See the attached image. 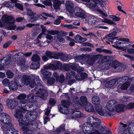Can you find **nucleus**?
<instances>
[{
  "label": "nucleus",
  "mask_w": 134,
  "mask_h": 134,
  "mask_svg": "<svg viewBox=\"0 0 134 134\" xmlns=\"http://www.w3.org/2000/svg\"><path fill=\"white\" fill-rule=\"evenodd\" d=\"M37 113L35 111L29 112L25 115L26 120H19V125L22 127L24 132L27 134H34L31 131L35 129L36 125L35 120L37 116Z\"/></svg>",
  "instance_id": "obj_3"
},
{
  "label": "nucleus",
  "mask_w": 134,
  "mask_h": 134,
  "mask_svg": "<svg viewBox=\"0 0 134 134\" xmlns=\"http://www.w3.org/2000/svg\"><path fill=\"white\" fill-rule=\"evenodd\" d=\"M126 109L125 105L123 104H119L117 105L115 107V111L117 112L122 111Z\"/></svg>",
  "instance_id": "obj_24"
},
{
  "label": "nucleus",
  "mask_w": 134,
  "mask_h": 134,
  "mask_svg": "<svg viewBox=\"0 0 134 134\" xmlns=\"http://www.w3.org/2000/svg\"><path fill=\"white\" fill-rule=\"evenodd\" d=\"M25 62L24 60L21 61L20 63V65L21 66V68L23 69L24 68H27V66L25 64Z\"/></svg>",
  "instance_id": "obj_46"
},
{
  "label": "nucleus",
  "mask_w": 134,
  "mask_h": 134,
  "mask_svg": "<svg viewBox=\"0 0 134 134\" xmlns=\"http://www.w3.org/2000/svg\"><path fill=\"white\" fill-rule=\"evenodd\" d=\"M26 96L24 94H21L18 95L17 97V99L18 100H20V103L23 104H25L27 103V101L25 100Z\"/></svg>",
  "instance_id": "obj_21"
},
{
  "label": "nucleus",
  "mask_w": 134,
  "mask_h": 134,
  "mask_svg": "<svg viewBox=\"0 0 134 134\" xmlns=\"http://www.w3.org/2000/svg\"><path fill=\"white\" fill-rule=\"evenodd\" d=\"M95 109L96 111L100 115L106 116H111L112 115L110 112L108 111H105L104 109H103L100 105H96Z\"/></svg>",
  "instance_id": "obj_8"
},
{
  "label": "nucleus",
  "mask_w": 134,
  "mask_h": 134,
  "mask_svg": "<svg viewBox=\"0 0 134 134\" xmlns=\"http://www.w3.org/2000/svg\"><path fill=\"white\" fill-rule=\"evenodd\" d=\"M134 108V102L133 103H130L127 105L126 107V109H132Z\"/></svg>",
  "instance_id": "obj_53"
},
{
  "label": "nucleus",
  "mask_w": 134,
  "mask_h": 134,
  "mask_svg": "<svg viewBox=\"0 0 134 134\" xmlns=\"http://www.w3.org/2000/svg\"><path fill=\"white\" fill-rule=\"evenodd\" d=\"M68 100H62L61 101L62 105H59L58 107L59 111L63 114H66L68 113V107L71 104L69 97L68 95H66Z\"/></svg>",
  "instance_id": "obj_6"
},
{
  "label": "nucleus",
  "mask_w": 134,
  "mask_h": 134,
  "mask_svg": "<svg viewBox=\"0 0 134 134\" xmlns=\"http://www.w3.org/2000/svg\"><path fill=\"white\" fill-rule=\"evenodd\" d=\"M85 23H87L90 24H95L98 21L97 18L93 15H90L89 14H86V16L83 19Z\"/></svg>",
  "instance_id": "obj_10"
},
{
  "label": "nucleus",
  "mask_w": 134,
  "mask_h": 134,
  "mask_svg": "<svg viewBox=\"0 0 134 134\" xmlns=\"http://www.w3.org/2000/svg\"><path fill=\"white\" fill-rule=\"evenodd\" d=\"M109 16L110 18L112 19L113 20L105 18L103 16V18H104V19L102 20V21L104 23H108L111 25H113L114 26H115L116 25V24L113 21H119L120 19V18L116 16L113 15H110Z\"/></svg>",
  "instance_id": "obj_12"
},
{
  "label": "nucleus",
  "mask_w": 134,
  "mask_h": 134,
  "mask_svg": "<svg viewBox=\"0 0 134 134\" xmlns=\"http://www.w3.org/2000/svg\"><path fill=\"white\" fill-rule=\"evenodd\" d=\"M85 108L86 110L89 112H94L95 110L93 106L90 103H88L86 105Z\"/></svg>",
  "instance_id": "obj_28"
},
{
  "label": "nucleus",
  "mask_w": 134,
  "mask_h": 134,
  "mask_svg": "<svg viewBox=\"0 0 134 134\" xmlns=\"http://www.w3.org/2000/svg\"><path fill=\"white\" fill-rule=\"evenodd\" d=\"M31 59L33 62H39V61L40 60V58L39 55L38 54H36L32 56Z\"/></svg>",
  "instance_id": "obj_40"
},
{
  "label": "nucleus",
  "mask_w": 134,
  "mask_h": 134,
  "mask_svg": "<svg viewBox=\"0 0 134 134\" xmlns=\"http://www.w3.org/2000/svg\"><path fill=\"white\" fill-rule=\"evenodd\" d=\"M44 123L45 124H47V122L49 121L50 120V119L48 116H44Z\"/></svg>",
  "instance_id": "obj_61"
},
{
  "label": "nucleus",
  "mask_w": 134,
  "mask_h": 134,
  "mask_svg": "<svg viewBox=\"0 0 134 134\" xmlns=\"http://www.w3.org/2000/svg\"><path fill=\"white\" fill-rule=\"evenodd\" d=\"M24 56V53L20 52L15 54L14 57L15 58H22Z\"/></svg>",
  "instance_id": "obj_43"
},
{
  "label": "nucleus",
  "mask_w": 134,
  "mask_h": 134,
  "mask_svg": "<svg viewBox=\"0 0 134 134\" xmlns=\"http://www.w3.org/2000/svg\"><path fill=\"white\" fill-rule=\"evenodd\" d=\"M53 40L56 42H61L64 43L65 41L64 38L59 36H55Z\"/></svg>",
  "instance_id": "obj_31"
},
{
  "label": "nucleus",
  "mask_w": 134,
  "mask_h": 134,
  "mask_svg": "<svg viewBox=\"0 0 134 134\" xmlns=\"http://www.w3.org/2000/svg\"><path fill=\"white\" fill-rule=\"evenodd\" d=\"M56 100L54 98H50L49 99L48 103L49 105L53 106L55 105L56 103Z\"/></svg>",
  "instance_id": "obj_42"
},
{
  "label": "nucleus",
  "mask_w": 134,
  "mask_h": 134,
  "mask_svg": "<svg viewBox=\"0 0 134 134\" xmlns=\"http://www.w3.org/2000/svg\"><path fill=\"white\" fill-rule=\"evenodd\" d=\"M80 100L81 103L83 106L86 105L88 103L86 97L84 96H81Z\"/></svg>",
  "instance_id": "obj_36"
},
{
  "label": "nucleus",
  "mask_w": 134,
  "mask_h": 134,
  "mask_svg": "<svg viewBox=\"0 0 134 134\" xmlns=\"http://www.w3.org/2000/svg\"><path fill=\"white\" fill-rule=\"evenodd\" d=\"M98 55L91 56L88 59L87 63L89 65H93L95 61L98 59Z\"/></svg>",
  "instance_id": "obj_19"
},
{
  "label": "nucleus",
  "mask_w": 134,
  "mask_h": 134,
  "mask_svg": "<svg viewBox=\"0 0 134 134\" xmlns=\"http://www.w3.org/2000/svg\"><path fill=\"white\" fill-rule=\"evenodd\" d=\"M6 74L8 77L9 79L12 78L14 75V74L10 70L7 71Z\"/></svg>",
  "instance_id": "obj_48"
},
{
  "label": "nucleus",
  "mask_w": 134,
  "mask_h": 134,
  "mask_svg": "<svg viewBox=\"0 0 134 134\" xmlns=\"http://www.w3.org/2000/svg\"><path fill=\"white\" fill-rule=\"evenodd\" d=\"M116 40L118 41H115L114 40L113 42L116 47H118L121 44H128L130 43L129 39L127 38H120L119 39L117 38Z\"/></svg>",
  "instance_id": "obj_13"
},
{
  "label": "nucleus",
  "mask_w": 134,
  "mask_h": 134,
  "mask_svg": "<svg viewBox=\"0 0 134 134\" xmlns=\"http://www.w3.org/2000/svg\"><path fill=\"white\" fill-rule=\"evenodd\" d=\"M64 76L63 75H60L59 81L61 83H62L64 82Z\"/></svg>",
  "instance_id": "obj_62"
},
{
  "label": "nucleus",
  "mask_w": 134,
  "mask_h": 134,
  "mask_svg": "<svg viewBox=\"0 0 134 134\" xmlns=\"http://www.w3.org/2000/svg\"><path fill=\"white\" fill-rule=\"evenodd\" d=\"M117 102L115 100L110 101L107 103L106 107L110 112L115 111L116 106L117 105Z\"/></svg>",
  "instance_id": "obj_11"
},
{
  "label": "nucleus",
  "mask_w": 134,
  "mask_h": 134,
  "mask_svg": "<svg viewBox=\"0 0 134 134\" xmlns=\"http://www.w3.org/2000/svg\"><path fill=\"white\" fill-rule=\"evenodd\" d=\"M127 52L129 54H134V48H128L127 50Z\"/></svg>",
  "instance_id": "obj_54"
},
{
  "label": "nucleus",
  "mask_w": 134,
  "mask_h": 134,
  "mask_svg": "<svg viewBox=\"0 0 134 134\" xmlns=\"http://www.w3.org/2000/svg\"><path fill=\"white\" fill-rule=\"evenodd\" d=\"M81 50L85 51H92V49L91 48L86 47L81 48Z\"/></svg>",
  "instance_id": "obj_63"
},
{
  "label": "nucleus",
  "mask_w": 134,
  "mask_h": 134,
  "mask_svg": "<svg viewBox=\"0 0 134 134\" xmlns=\"http://www.w3.org/2000/svg\"><path fill=\"white\" fill-rule=\"evenodd\" d=\"M11 58L9 57L3 58L0 60V63H2V65L4 66L8 65L10 62Z\"/></svg>",
  "instance_id": "obj_25"
},
{
  "label": "nucleus",
  "mask_w": 134,
  "mask_h": 134,
  "mask_svg": "<svg viewBox=\"0 0 134 134\" xmlns=\"http://www.w3.org/2000/svg\"><path fill=\"white\" fill-rule=\"evenodd\" d=\"M43 4L45 5L48 6H52V4L50 1H46L43 2Z\"/></svg>",
  "instance_id": "obj_64"
},
{
  "label": "nucleus",
  "mask_w": 134,
  "mask_h": 134,
  "mask_svg": "<svg viewBox=\"0 0 134 134\" xmlns=\"http://www.w3.org/2000/svg\"><path fill=\"white\" fill-rule=\"evenodd\" d=\"M100 120L94 118L93 116L88 117L87 122L83 125L82 129L88 134H107L105 127H100Z\"/></svg>",
  "instance_id": "obj_2"
},
{
  "label": "nucleus",
  "mask_w": 134,
  "mask_h": 134,
  "mask_svg": "<svg viewBox=\"0 0 134 134\" xmlns=\"http://www.w3.org/2000/svg\"><path fill=\"white\" fill-rule=\"evenodd\" d=\"M55 55L56 59H58L59 58H60L63 61L66 62L68 60L67 56L64 54L63 53H56L55 54Z\"/></svg>",
  "instance_id": "obj_17"
},
{
  "label": "nucleus",
  "mask_w": 134,
  "mask_h": 134,
  "mask_svg": "<svg viewBox=\"0 0 134 134\" xmlns=\"http://www.w3.org/2000/svg\"><path fill=\"white\" fill-rule=\"evenodd\" d=\"M54 64H47L44 66V68L46 69H51L55 70L57 69L60 68L62 65V63L59 62L55 61L54 62Z\"/></svg>",
  "instance_id": "obj_9"
},
{
  "label": "nucleus",
  "mask_w": 134,
  "mask_h": 134,
  "mask_svg": "<svg viewBox=\"0 0 134 134\" xmlns=\"http://www.w3.org/2000/svg\"><path fill=\"white\" fill-rule=\"evenodd\" d=\"M91 1L96 4H99L102 7H103L104 6L103 3L104 2L102 0H91Z\"/></svg>",
  "instance_id": "obj_41"
},
{
  "label": "nucleus",
  "mask_w": 134,
  "mask_h": 134,
  "mask_svg": "<svg viewBox=\"0 0 134 134\" xmlns=\"http://www.w3.org/2000/svg\"><path fill=\"white\" fill-rule=\"evenodd\" d=\"M12 118L8 114L2 113L0 114V121L4 124L3 131L6 129L12 128L13 125L11 123Z\"/></svg>",
  "instance_id": "obj_5"
},
{
  "label": "nucleus",
  "mask_w": 134,
  "mask_h": 134,
  "mask_svg": "<svg viewBox=\"0 0 134 134\" xmlns=\"http://www.w3.org/2000/svg\"><path fill=\"white\" fill-rule=\"evenodd\" d=\"M21 82L24 85H30V86L33 88L36 85L35 88L36 94H39V95L35 96L33 93H31L27 96V100L29 103L36 100V99L39 97L42 99L45 100L48 96L47 91L44 89V86L42 85V82L39 79L38 76L32 75L29 76L25 75L23 76L21 79Z\"/></svg>",
  "instance_id": "obj_1"
},
{
  "label": "nucleus",
  "mask_w": 134,
  "mask_h": 134,
  "mask_svg": "<svg viewBox=\"0 0 134 134\" xmlns=\"http://www.w3.org/2000/svg\"><path fill=\"white\" fill-rule=\"evenodd\" d=\"M40 63L38 62H33L30 66V68L33 69H36L39 68Z\"/></svg>",
  "instance_id": "obj_32"
},
{
  "label": "nucleus",
  "mask_w": 134,
  "mask_h": 134,
  "mask_svg": "<svg viewBox=\"0 0 134 134\" xmlns=\"http://www.w3.org/2000/svg\"><path fill=\"white\" fill-rule=\"evenodd\" d=\"M70 111L72 113L71 116L72 119H75L80 117L81 113L80 112L76 111L72 109H70Z\"/></svg>",
  "instance_id": "obj_20"
},
{
  "label": "nucleus",
  "mask_w": 134,
  "mask_h": 134,
  "mask_svg": "<svg viewBox=\"0 0 134 134\" xmlns=\"http://www.w3.org/2000/svg\"><path fill=\"white\" fill-rule=\"evenodd\" d=\"M73 101L74 103L76 104H78L79 101V99L77 96H74L73 98Z\"/></svg>",
  "instance_id": "obj_57"
},
{
  "label": "nucleus",
  "mask_w": 134,
  "mask_h": 134,
  "mask_svg": "<svg viewBox=\"0 0 134 134\" xmlns=\"http://www.w3.org/2000/svg\"><path fill=\"white\" fill-rule=\"evenodd\" d=\"M117 80L116 79L111 80L107 82L106 86L108 87H111L113 86L116 82Z\"/></svg>",
  "instance_id": "obj_33"
},
{
  "label": "nucleus",
  "mask_w": 134,
  "mask_h": 134,
  "mask_svg": "<svg viewBox=\"0 0 134 134\" xmlns=\"http://www.w3.org/2000/svg\"><path fill=\"white\" fill-rule=\"evenodd\" d=\"M123 55L126 57L130 59V60L131 61H134V57L133 56L126 54H124Z\"/></svg>",
  "instance_id": "obj_55"
},
{
  "label": "nucleus",
  "mask_w": 134,
  "mask_h": 134,
  "mask_svg": "<svg viewBox=\"0 0 134 134\" xmlns=\"http://www.w3.org/2000/svg\"><path fill=\"white\" fill-rule=\"evenodd\" d=\"M5 134H18L17 130L14 128V126L12 128L6 129L3 131Z\"/></svg>",
  "instance_id": "obj_22"
},
{
  "label": "nucleus",
  "mask_w": 134,
  "mask_h": 134,
  "mask_svg": "<svg viewBox=\"0 0 134 134\" xmlns=\"http://www.w3.org/2000/svg\"><path fill=\"white\" fill-rule=\"evenodd\" d=\"M63 26L66 27L67 29H71L77 28L76 27L73 26L72 24H64L63 25Z\"/></svg>",
  "instance_id": "obj_49"
},
{
  "label": "nucleus",
  "mask_w": 134,
  "mask_h": 134,
  "mask_svg": "<svg viewBox=\"0 0 134 134\" xmlns=\"http://www.w3.org/2000/svg\"><path fill=\"white\" fill-rule=\"evenodd\" d=\"M15 7L21 10L23 9V7L22 5L19 3H16L15 5Z\"/></svg>",
  "instance_id": "obj_56"
},
{
  "label": "nucleus",
  "mask_w": 134,
  "mask_h": 134,
  "mask_svg": "<svg viewBox=\"0 0 134 134\" xmlns=\"http://www.w3.org/2000/svg\"><path fill=\"white\" fill-rule=\"evenodd\" d=\"M15 116L16 118L19 119L18 121L20 120H23V119L22 118L23 116L22 111L20 109L16 110Z\"/></svg>",
  "instance_id": "obj_30"
},
{
  "label": "nucleus",
  "mask_w": 134,
  "mask_h": 134,
  "mask_svg": "<svg viewBox=\"0 0 134 134\" xmlns=\"http://www.w3.org/2000/svg\"><path fill=\"white\" fill-rule=\"evenodd\" d=\"M55 81V80L53 78H51L47 80V83L49 85H52L54 83Z\"/></svg>",
  "instance_id": "obj_51"
},
{
  "label": "nucleus",
  "mask_w": 134,
  "mask_h": 134,
  "mask_svg": "<svg viewBox=\"0 0 134 134\" xmlns=\"http://www.w3.org/2000/svg\"><path fill=\"white\" fill-rule=\"evenodd\" d=\"M130 85V83L129 82H127L123 83L122 85L120 87V88L121 90H125L127 89Z\"/></svg>",
  "instance_id": "obj_37"
},
{
  "label": "nucleus",
  "mask_w": 134,
  "mask_h": 134,
  "mask_svg": "<svg viewBox=\"0 0 134 134\" xmlns=\"http://www.w3.org/2000/svg\"><path fill=\"white\" fill-rule=\"evenodd\" d=\"M56 53H58V52H55L53 53L52 52L50 51H47L45 53V54L46 56L49 58H55V54Z\"/></svg>",
  "instance_id": "obj_34"
},
{
  "label": "nucleus",
  "mask_w": 134,
  "mask_h": 134,
  "mask_svg": "<svg viewBox=\"0 0 134 134\" xmlns=\"http://www.w3.org/2000/svg\"><path fill=\"white\" fill-rule=\"evenodd\" d=\"M53 76L54 77V79H55L57 81L59 79V75L56 72H55L54 73Z\"/></svg>",
  "instance_id": "obj_59"
},
{
  "label": "nucleus",
  "mask_w": 134,
  "mask_h": 134,
  "mask_svg": "<svg viewBox=\"0 0 134 134\" xmlns=\"http://www.w3.org/2000/svg\"><path fill=\"white\" fill-rule=\"evenodd\" d=\"M129 79V76H125L119 78L118 80L119 82H121L122 83H124L126 82H128V81Z\"/></svg>",
  "instance_id": "obj_38"
},
{
  "label": "nucleus",
  "mask_w": 134,
  "mask_h": 134,
  "mask_svg": "<svg viewBox=\"0 0 134 134\" xmlns=\"http://www.w3.org/2000/svg\"><path fill=\"white\" fill-rule=\"evenodd\" d=\"M27 12L26 15L30 16H32L34 15L35 14V13H33L32 10L29 8L27 9Z\"/></svg>",
  "instance_id": "obj_45"
},
{
  "label": "nucleus",
  "mask_w": 134,
  "mask_h": 134,
  "mask_svg": "<svg viewBox=\"0 0 134 134\" xmlns=\"http://www.w3.org/2000/svg\"><path fill=\"white\" fill-rule=\"evenodd\" d=\"M88 75L87 74L85 73H82L81 74L80 76L81 80H83L87 78Z\"/></svg>",
  "instance_id": "obj_52"
},
{
  "label": "nucleus",
  "mask_w": 134,
  "mask_h": 134,
  "mask_svg": "<svg viewBox=\"0 0 134 134\" xmlns=\"http://www.w3.org/2000/svg\"><path fill=\"white\" fill-rule=\"evenodd\" d=\"M7 106L9 108L13 109L15 108L18 104V101L15 99H8L7 101Z\"/></svg>",
  "instance_id": "obj_15"
},
{
  "label": "nucleus",
  "mask_w": 134,
  "mask_h": 134,
  "mask_svg": "<svg viewBox=\"0 0 134 134\" xmlns=\"http://www.w3.org/2000/svg\"><path fill=\"white\" fill-rule=\"evenodd\" d=\"M92 102L93 104L96 105H100V99L98 97L94 96L92 98Z\"/></svg>",
  "instance_id": "obj_29"
},
{
  "label": "nucleus",
  "mask_w": 134,
  "mask_h": 134,
  "mask_svg": "<svg viewBox=\"0 0 134 134\" xmlns=\"http://www.w3.org/2000/svg\"><path fill=\"white\" fill-rule=\"evenodd\" d=\"M117 34V33L116 31H114L112 32L110 34H107L106 36V37L108 38H106V42L108 44H110L109 42H108V41H109L111 42L112 43H113L114 40H116L117 38V37H113L115 36Z\"/></svg>",
  "instance_id": "obj_14"
},
{
  "label": "nucleus",
  "mask_w": 134,
  "mask_h": 134,
  "mask_svg": "<svg viewBox=\"0 0 134 134\" xmlns=\"http://www.w3.org/2000/svg\"><path fill=\"white\" fill-rule=\"evenodd\" d=\"M46 38L47 40H49V41H47V42L48 43H50L51 42V41H52V40L53 39V36H51L49 34H47L46 36Z\"/></svg>",
  "instance_id": "obj_44"
},
{
  "label": "nucleus",
  "mask_w": 134,
  "mask_h": 134,
  "mask_svg": "<svg viewBox=\"0 0 134 134\" xmlns=\"http://www.w3.org/2000/svg\"><path fill=\"white\" fill-rule=\"evenodd\" d=\"M41 72L46 79L49 78L52 75V73L51 72L46 71L44 69L41 70Z\"/></svg>",
  "instance_id": "obj_26"
},
{
  "label": "nucleus",
  "mask_w": 134,
  "mask_h": 134,
  "mask_svg": "<svg viewBox=\"0 0 134 134\" xmlns=\"http://www.w3.org/2000/svg\"><path fill=\"white\" fill-rule=\"evenodd\" d=\"M10 82L9 81L8 79H5L3 80L2 81V83L4 86H7V85H9V83Z\"/></svg>",
  "instance_id": "obj_58"
},
{
  "label": "nucleus",
  "mask_w": 134,
  "mask_h": 134,
  "mask_svg": "<svg viewBox=\"0 0 134 134\" xmlns=\"http://www.w3.org/2000/svg\"><path fill=\"white\" fill-rule=\"evenodd\" d=\"M8 86L10 90L15 91L18 88V83L15 81H12L9 82Z\"/></svg>",
  "instance_id": "obj_18"
},
{
  "label": "nucleus",
  "mask_w": 134,
  "mask_h": 134,
  "mask_svg": "<svg viewBox=\"0 0 134 134\" xmlns=\"http://www.w3.org/2000/svg\"><path fill=\"white\" fill-rule=\"evenodd\" d=\"M2 20L5 23L9 25L11 24L8 27L9 30H14L15 29V27L13 24L15 23V18L12 16L4 15L2 17Z\"/></svg>",
  "instance_id": "obj_7"
},
{
  "label": "nucleus",
  "mask_w": 134,
  "mask_h": 134,
  "mask_svg": "<svg viewBox=\"0 0 134 134\" xmlns=\"http://www.w3.org/2000/svg\"><path fill=\"white\" fill-rule=\"evenodd\" d=\"M64 18L62 16H59L58 18L55 20L54 24L56 25L59 24L61 22V20L63 19Z\"/></svg>",
  "instance_id": "obj_39"
},
{
  "label": "nucleus",
  "mask_w": 134,
  "mask_h": 134,
  "mask_svg": "<svg viewBox=\"0 0 134 134\" xmlns=\"http://www.w3.org/2000/svg\"><path fill=\"white\" fill-rule=\"evenodd\" d=\"M75 72L72 70L68 71L66 73V76L67 78H72L75 76Z\"/></svg>",
  "instance_id": "obj_35"
},
{
  "label": "nucleus",
  "mask_w": 134,
  "mask_h": 134,
  "mask_svg": "<svg viewBox=\"0 0 134 134\" xmlns=\"http://www.w3.org/2000/svg\"><path fill=\"white\" fill-rule=\"evenodd\" d=\"M98 68L102 70H105L108 69L110 67V64L107 61L102 60L98 63Z\"/></svg>",
  "instance_id": "obj_16"
},
{
  "label": "nucleus",
  "mask_w": 134,
  "mask_h": 134,
  "mask_svg": "<svg viewBox=\"0 0 134 134\" xmlns=\"http://www.w3.org/2000/svg\"><path fill=\"white\" fill-rule=\"evenodd\" d=\"M112 66L115 69L118 68L119 66V64L118 61H114L112 64Z\"/></svg>",
  "instance_id": "obj_50"
},
{
  "label": "nucleus",
  "mask_w": 134,
  "mask_h": 134,
  "mask_svg": "<svg viewBox=\"0 0 134 134\" xmlns=\"http://www.w3.org/2000/svg\"><path fill=\"white\" fill-rule=\"evenodd\" d=\"M66 10L70 13L75 15L76 16L83 19L86 16L84 11L81 8L76 7L74 8V4L71 1H67L65 4Z\"/></svg>",
  "instance_id": "obj_4"
},
{
  "label": "nucleus",
  "mask_w": 134,
  "mask_h": 134,
  "mask_svg": "<svg viewBox=\"0 0 134 134\" xmlns=\"http://www.w3.org/2000/svg\"><path fill=\"white\" fill-rule=\"evenodd\" d=\"M47 32L48 34L53 35L59 34L62 36H63L66 35L65 33L62 31L59 32L58 31L48 30Z\"/></svg>",
  "instance_id": "obj_23"
},
{
  "label": "nucleus",
  "mask_w": 134,
  "mask_h": 134,
  "mask_svg": "<svg viewBox=\"0 0 134 134\" xmlns=\"http://www.w3.org/2000/svg\"><path fill=\"white\" fill-rule=\"evenodd\" d=\"M11 43L12 42L11 41L7 42L3 45V47L4 48H7Z\"/></svg>",
  "instance_id": "obj_60"
},
{
  "label": "nucleus",
  "mask_w": 134,
  "mask_h": 134,
  "mask_svg": "<svg viewBox=\"0 0 134 134\" xmlns=\"http://www.w3.org/2000/svg\"><path fill=\"white\" fill-rule=\"evenodd\" d=\"M31 103H28L24 106L22 105L20 107L21 110L24 111H30L31 110L32 106Z\"/></svg>",
  "instance_id": "obj_27"
},
{
  "label": "nucleus",
  "mask_w": 134,
  "mask_h": 134,
  "mask_svg": "<svg viewBox=\"0 0 134 134\" xmlns=\"http://www.w3.org/2000/svg\"><path fill=\"white\" fill-rule=\"evenodd\" d=\"M40 18V16L38 15H35V16L31 17L30 20L31 22H33L38 19Z\"/></svg>",
  "instance_id": "obj_47"
}]
</instances>
